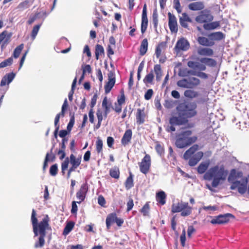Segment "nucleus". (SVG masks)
I'll list each match as a JSON object with an SVG mask.
<instances>
[{"instance_id":"6ab92c4d","label":"nucleus","mask_w":249,"mask_h":249,"mask_svg":"<svg viewBox=\"0 0 249 249\" xmlns=\"http://www.w3.org/2000/svg\"><path fill=\"white\" fill-rule=\"evenodd\" d=\"M132 135V133L131 130H130V129L127 130L125 132V133L122 139L121 142H122V144L124 145H126V144H128V143L130 141V140L131 139Z\"/></svg>"},{"instance_id":"774afa93","label":"nucleus","mask_w":249,"mask_h":249,"mask_svg":"<svg viewBox=\"0 0 249 249\" xmlns=\"http://www.w3.org/2000/svg\"><path fill=\"white\" fill-rule=\"evenodd\" d=\"M195 229L193 226H189L187 230V234L189 237H191L192 234L195 232Z\"/></svg>"},{"instance_id":"f03ea898","label":"nucleus","mask_w":249,"mask_h":249,"mask_svg":"<svg viewBox=\"0 0 249 249\" xmlns=\"http://www.w3.org/2000/svg\"><path fill=\"white\" fill-rule=\"evenodd\" d=\"M228 181L231 184L230 189L231 190L238 189V192L241 194H245L247 189L248 178L243 177L240 180H238L236 176V171L235 169L231 170L228 178Z\"/></svg>"},{"instance_id":"8fccbe9b","label":"nucleus","mask_w":249,"mask_h":249,"mask_svg":"<svg viewBox=\"0 0 249 249\" xmlns=\"http://www.w3.org/2000/svg\"><path fill=\"white\" fill-rule=\"evenodd\" d=\"M69 158H66L61 164L62 172L64 174L65 171L67 169L69 163Z\"/></svg>"},{"instance_id":"5fc2aeb1","label":"nucleus","mask_w":249,"mask_h":249,"mask_svg":"<svg viewBox=\"0 0 249 249\" xmlns=\"http://www.w3.org/2000/svg\"><path fill=\"white\" fill-rule=\"evenodd\" d=\"M179 20H182L189 22H191L192 20L189 16L185 13L182 14V16L180 17Z\"/></svg>"},{"instance_id":"b1692460","label":"nucleus","mask_w":249,"mask_h":249,"mask_svg":"<svg viewBox=\"0 0 249 249\" xmlns=\"http://www.w3.org/2000/svg\"><path fill=\"white\" fill-rule=\"evenodd\" d=\"M210 163L209 160L201 162L197 167V172L198 173L200 174L204 173L209 167Z\"/></svg>"},{"instance_id":"393cba45","label":"nucleus","mask_w":249,"mask_h":249,"mask_svg":"<svg viewBox=\"0 0 249 249\" xmlns=\"http://www.w3.org/2000/svg\"><path fill=\"white\" fill-rule=\"evenodd\" d=\"M81 158L79 157L76 158L75 156L71 154L70 156V162L71 164L74 167H78L81 163Z\"/></svg>"},{"instance_id":"c756f323","label":"nucleus","mask_w":249,"mask_h":249,"mask_svg":"<svg viewBox=\"0 0 249 249\" xmlns=\"http://www.w3.org/2000/svg\"><path fill=\"white\" fill-rule=\"evenodd\" d=\"M154 71L156 76L157 81H160L162 76V72L160 66L158 64L155 65L154 67Z\"/></svg>"},{"instance_id":"69168bd1","label":"nucleus","mask_w":249,"mask_h":249,"mask_svg":"<svg viewBox=\"0 0 249 249\" xmlns=\"http://www.w3.org/2000/svg\"><path fill=\"white\" fill-rule=\"evenodd\" d=\"M97 99V95L95 94L93 96L92 98H91V103H90V107L91 109H92V108L95 106L96 103Z\"/></svg>"},{"instance_id":"412c9836","label":"nucleus","mask_w":249,"mask_h":249,"mask_svg":"<svg viewBox=\"0 0 249 249\" xmlns=\"http://www.w3.org/2000/svg\"><path fill=\"white\" fill-rule=\"evenodd\" d=\"M197 41L200 45L205 46H212L214 44V42L213 41L203 36L198 37Z\"/></svg>"},{"instance_id":"864d4df0","label":"nucleus","mask_w":249,"mask_h":249,"mask_svg":"<svg viewBox=\"0 0 249 249\" xmlns=\"http://www.w3.org/2000/svg\"><path fill=\"white\" fill-rule=\"evenodd\" d=\"M149 211V206L148 203H146L142 208L141 209V212L143 213V215L146 216L148 215Z\"/></svg>"},{"instance_id":"a211bd4d","label":"nucleus","mask_w":249,"mask_h":249,"mask_svg":"<svg viewBox=\"0 0 249 249\" xmlns=\"http://www.w3.org/2000/svg\"><path fill=\"white\" fill-rule=\"evenodd\" d=\"M36 216V213L35 210L34 209H33L32 213L31 221L33 224L34 232L35 233V236H37L38 235L37 219Z\"/></svg>"},{"instance_id":"dca6fc26","label":"nucleus","mask_w":249,"mask_h":249,"mask_svg":"<svg viewBox=\"0 0 249 249\" xmlns=\"http://www.w3.org/2000/svg\"><path fill=\"white\" fill-rule=\"evenodd\" d=\"M15 77V74L13 72L9 73L5 75L1 79L0 82V86L3 87L7 84L10 83Z\"/></svg>"},{"instance_id":"3c124183","label":"nucleus","mask_w":249,"mask_h":249,"mask_svg":"<svg viewBox=\"0 0 249 249\" xmlns=\"http://www.w3.org/2000/svg\"><path fill=\"white\" fill-rule=\"evenodd\" d=\"M96 150L98 153L102 151L103 142L98 138L96 142Z\"/></svg>"},{"instance_id":"0eeeda50","label":"nucleus","mask_w":249,"mask_h":249,"mask_svg":"<svg viewBox=\"0 0 249 249\" xmlns=\"http://www.w3.org/2000/svg\"><path fill=\"white\" fill-rule=\"evenodd\" d=\"M151 165V158L150 155L146 154L139 163L140 171L144 174H146L149 170Z\"/></svg>"},{"instance_id":"4c0bfd02","label":"nucleus","mask_w":249,"mask_h":249,"mask_svg":"<svg viewBox=\"0 0 249 249\" xmlns=\"http://www.w3.org/2000/svg\"><path fill=\"white\" fill-rule=\"evenodd\" d=\"M74 225V223L73 222H69L64 229L63 234L67 235L69 234V232L72 230Z\"/></svg>"},{"instance_id":"72a5a7b5","label":"nucleus","mask_w":249,"mask_h":249,"mask_svg":"<svg viewBox=\"0 0 249 249\" xmlns=\"http://www.w3.org/2000/svg\"><path fill=\"white\" fill-rule=\"evenodd\" d=\"M184 95L187 98L192 99L197 97L198 94L197 91L188 89L184 91Z\"/></svg>"},{"instance_id":"7c9ffc66","label":"nucleus","mask_w":249,"mask_h":249,"mask_svg":"<svg viewBox=\"0 0 249 249\" xmlns=\"http://www.w3.org/2000/svg\"><path fill=\"white\" fill-rule=\"evenodd\" d=\"M116 217V213H111L107 216L106 222L107 229H109L110 228V227L112 223L115 221Z\"/></svg>"},{"instance_id":"c85d7f7f","label":"nucleus","mask_w":249,"mask_h":249,"mask_svg":"<svg viewBox=\"0 0 249 249\" xmlns=\"http://www.w3.org/2000/svg\"><path fill=\"white\" fill-rule=\"evenodd\" d=\"M144 117L145 115L143 110L138 109L136 114L137 123L139 124H142L144 121Z\"/></svg>"},{"instance_id":"c9c22d12","label":"nucleus","mask_w":249,"mask_h":249,"mask_svg":"<svg viewBox=\"0 0 249 249\" xmlns=\"http://www.w3.org/2000/svg\"><path fill=\"white\" fill-rule=\"evenodd\" d=\"M104 49L103 46L101 45L97 44L95 47V57L96 59L98 60L99 58V56L104 54Z\"/></svg>"},{"instance_id":"4be33fe9","label":"nucleus","mask_w":249,"mask_h":249,"mask_svg":"<svg viewBox=\"0 0 249 249\" xmlns=\"http://www.w3.org/2000/svg\"><path fill=\"white\" fill-rule=\"evenodd\" d=\"M198 145L195 144L188 149L184 154L183 157L185 160L190 159L191 155H193L198 149Z\"/></svg>"},{"instance_id":"c03bdc74","label":"nucleus","mask_w":249,"mask_h":249,"mask_svg":"<svg viewBox=\"0 0 249 249\" xmlns=\"http://www.w3.org/2000/svg\"><path fill=\"white\" fill-rule=\"evenodd\" d=\"M102 107L105 108V113L107 115L110 111V105L107 104V99L105 97L102 102Z\"/></svg>"},{"instance_id":"cd10ccee","label":"nucleus","mask_w":249,"mask_h":249,"mask_svg":"<svg viewBox=\"0 0 249 249\" xmlns=\"http://www.w3.org/2000/svg\"><path fill=\"white\" fill-rule=\"evenodd\" d=\"M148 49V41L146 38L144 39L141 44L140 53L141 55H144L147 52Z\"/></svg>"},{"instance_id":"1a4fd4ad","label":"nucleus","mask_w":249,"mask_h":249,"mask_svg":"<svg viewBox=\"0 0 249 249\" xmlns=\"http://www.w3.org/2000/svg\"><path fill=\"white\" fill-rule=\"evenodd\" d=\"M233 216L231 213H226L224 215H219L213 218L211 223L213 224H221L228 222L230 217H233Z\"/></svg>"},{"instance_id":"20e7f679","label":"nucleus","mask_w":249,"mask_h":249,"mask_svg":"<svg viewBox=\"0 0 249 249\" xmlns=\"http://www.w3.org/2000/svg\"><path fill=\"white\" fill-rule=\"evenodd\" d=\"M192 131L189 130L182 131L177 136L176 145L179 148L186 147L195 142L197 138L196 137H190Z\"/></svg>"},{"instance_id":"09e8293b","label":"nucleus","mask_w":249,"mask_h":249,"mask_svg":"<svg viewBox=\"0 0 249 249\" xmlns=\"http://www.w3.org/2000/svg\"><path fill=\"white\" fill-rule=\"evenodd\" d=\"M28 4H29V1L27 0L23 1L18 4V8L20 11H23L24 9H26L29 7Z\"/></svg>"},{"instance_id":"a878e982","label":"nucleus","mask_w":249,"mask_h":249,"mask_svg":"<svg viewBox=\"0 0 249 249\" xmlns=\"http://www.w3.org/2000/svg\"><path fill=\"white\" fill-rule=\"evenodd\" d=\"M166 46V43L164 42H160L157 46L155 54L158 58L161 55L162 51L165 50Z\"/></svg>"},{"instance_id":"603ef678","label":"nucleus","mask_w":249,"mask_h":249,"mask_svg":"<svg viewBox=\"0 0 249 249\" xmlns=\"http://www.w3.org/2000/svg\"><path fill=\"white\" fill-rule=\"evenodd\" d=\"M58 168L57 164H55L51 166L50 169V174L53 176H55L57 173Z\"/></svg>"},{"instance_id":"de8ad7c7","label":"nucleus","mask_w":249,"mask_h":249,"mask_svg":"<svg viewBox=\"0 0 249 249\" xmlns=\"http://www.w3.org/2000/svg\"><path fill=\"white\" fill-rule=\"evenodd\" d=\"M41 24H38L35 26L32 30L31 36L33 39H35L36 37Z\"/></svg>"},{"instance_id":"49530a36","label":"nucleus","mask_w":249,"mask_h":249,"mask_svg":"<svg viewBox=\"0 0 249 249\" xmlns=\"http://www.w3.org/2000/svg\"><path fill=\"white\" fill-rule=\"evenodd\" d=\"M152 21L154 27L156 28L158 24V14L156 9H154L153 11Z\"/></svg>"},{"instance_id":"6e6552de","label":"nucleus","mask_w":249,"mask_h":249,"mask_svg":"<svg viewBox=\"0 0 249 249\" xmlns=\"http://www.w3.org/2000/svg\"><path fill=\"white\" fill-rule=\"evenodd\" d=\"M213 17L209 11H202L201 14L196 18V20L199 23L211 21Z\"/></svg>"},{"instance_id":"f3484780","label":"nucleus","mask_w":249,"mask_h":249,"mask_svg":"<svg viewBox=\"0 0 249 249\" xmlns=\"http://www.w3.org/2000/svg\"><path fill=\"white\" fill-rule=\"evenodd\" d=\"M188 7L191 10L198 11L203 9L204 5L203 2L196 1L189 4Z\"/></svg>"},{"instance_id":"9d476101","label":"nucleus","mask_w":249,"mask_h":249,"mask_svg":"<svg viewBox=\"0 0 249 249\" xmlns=\"http://www.w3.org/2000/svg\"><path fill=\"white\" fill-rule=\"evenodd\" d=\"M108 81L105 86V90L106 93H108L110 92L115 84V77L114 72L112 71L109 72L108 73Z\"/></svg>"},{"instance_id":"ea45409f","label":"nucleus","mask_w":249,"mask_h":249,"mask_svg":"<svg viewBox=\"0 0 249 249\" xmlns=\"http://www.w3.org/2000/svg\"><path fill=\"white\" fill-rule=\"evenodd\" d=\"M109 174L111 177L114 178H118L120 174L119 168L117 167H114L111 169L110 170Z\"/></svg>"},{"instance_id":"473e14b6","label":"nucleus","mask_w":249,"mask_h":249,"mask_svg":"<svg viewBox=\"0 0 249 249\" xmlns=\"http://www.w3.org/2000/svg\"><path fill=\"white\" fill-rule=\"evenodd\" d=\"M219 26V22L218 21H214L210 23L204 24L203 25L204 28L207 30L215 29Z\"/></svg>"},{"instance_id":"6e6d98bb","label":"nucleus","mask_w":249,"mask_h":249,"mask_svg":"<svg viewBox=\"0 0 249 249\" xmlns=\"http://www.w3.org/2000/svg\"><path fill=\"white\" fill-rule=\"evenodd\" d=\"M153 91L152 89H149L144 94V98L146 100L150 99L153 95Z\"/></svg>"},{"instance_id":"680f3d73","label":"nucleus","mask_w":249,"mask_h":249,"mask_svg":"<svg viewBox=\"0 0 249 249\" xmlns=\"http://www.w3.org/2000/svg\"><path fill=\"white\" fill-rule=\"evenodd\" d=\"M83 73L84 74L86 72L90 73L91 72V69L89 65H86L83 67Z\"/></svg>"},{"instance_id":"13d9d810","label":"nucleus","mask_w":249,"mask_h":249,"mask_svg":"<svg viewBox=\"0 0 249 249\" xmlns=\"http://www.w3.org/2000/svg\"><path fill=\"white\" fill-rule=\"evenodd\" d=\"M203 156V153L201 151L196 153L193 157L195 158L197 161H199Z\"/></svg>"},{"instance_id":"e433bc0d","label":"nucleus","mask_w":249,"mask_h":249,"mask_svg":"<svg viewBox=\"0 0 249 249\" xmlns=\"http://www.w3.org/2000/svg\"><path fill=\"white\" fill-rule=\"evenodd\" d=\"M209 36L211 37L212 39L216 40H221L224 37V35L220 32H217L212 33Z\"/></svg>"},{"instance_id":"79ce46f5","label":"nucleus","mask_w":249,"mask_h":249,"mask_svg":"<svg viewBox=\"0 0 249 249\" xmlns=\"http://www.w3.org/2000/svg\"><path fill=\"white\" fill-rule=\"evenodd\" d=\"M177 85L181 88L189 89V82L187 79H183L177 82Z\"/></svg>"},{"instance_id":"5701e85b","label":"nucleus","mask_w":249,"mask_h":249,"mask_svg":"<svg viewBox=\"0 0 249 249\" xmlns=\"http://www.w3.org/2000/svg\"><path fill=\"white\" fill-rule=\"evenodd\" d=\"M166 194L163 191H160L156 194V200L162 205H164L166 202Z\"/></svg>"},{"instance_id":"bb28decb","label":"nucleus","mask_w":249,"mask_h":249,"mask_svg":"<svg viewBox=\"0 0 249 249\" xmlns=\"http://www.w3.org/2000/svg\"><path fill=\"white\" fill-rule=\"evenodd\" d=\"M200 62L210 67H214L216 65V61L212 58H201Z\"/></svg>"},{"instance_id":"0e129e2a","label":"nucleus","mask_w":249,"mask_h":249,"mask_svg":"<svg viewBox=\"0 0 249 249\" xmlns=\"http://www.w3.org/2000/svg\"><path fill=\"white\" fill-rule=\"evenodd\" d=\"M164 106L166 108H170L173 107V101L171 100H165Z\"/></svg>"},{"instance_id":"aec40b11","label":"nucleus","mask_w":249,"mask_h":249,"mask_svg":"<svg viewBox=\"0 0 249 249\" xmlns=\"http://www.w3.org/2000/svg\"><path fill=\"white\" fill-rule=\"evenodd\" d=\"M198 54L203 56H212L213 52L212 49L209 48H199L197 50Z\"/></svg>"},{"instance_id":"f257e3e1","label":"nucleus","mask_w":249,"mask_h":249,"mask_svg":"<svg viewBox=\"0 0 249 249\" xmlns=\"http://www.w3.org/2000/svg\"><path fill=\"white\" fill-rule=\"evenodd\" d=\"M228 174V171L225 169L223 165H216L207 171L203 178L207 180L213 179L212 186L216 188L226 180Z\"/></svg>"},{"instance_id":"2eb2a0df","label":"nucleus","mask_w":249,"mask_h":249,"mask_svg":"<svg viewBox=\"0 0 249 249\" xmlns=\"http://www.w3.org/2000/svg\"><path fill=\"white\" fill-rule=\"evenodd\" d=\"M187 120L178 114V116H173L170 119L169 123L171 125H181L186 123Z\"/></svg>"},{"instance_id":"39448f33","label":"nucleus","mask_w":249,"mask_h":249,"mask_svg":"<svg viewBox=\"0 0 249 249\" xmlns=\"http://www.w3.org/2000/svg\"><path fill=\"white\" fill-rule=\"evenodd\" d=\"M171 211L173 213L181 212V216H187L192 213V208L189 206L188 203L181 201L173 203L172 205Z\"/></svg>"},{"instance_id":"58836bf2","label":"nucleus","mask_w":249,"mask_h":249,"mask_svg":"<svg viewBox=\"0 0 249 249\" xmlns=\"http://www.w3.org/2000/svg\"><path fill=\"white\" fill-rule=\"evenodd\" d=\"M154 76L153 73V71L147 74L143 79V82L145 84H152V81L154 79Z\"/></svg>"},{"instance_id":"a18cd8bd","label":"nucleus","mask_w":249,"mask_h":249,"mask_svg":"<svg viewBox=\"0 0 249 249\" xmlns=\"http://www.w3.org/2000/svg\"><path fill=\"white\" fill-rule=\"evenodd\" d=\"M13 61V59L12 57L4 60L0 63V68H3L7 66H10Z\"/></svg>"},{"instance_id":"ddd939ff","label":"nucleus","mask_w":249,"mask_h":249,"mask_svg":"<svg viewBox=\"0 0 249 249\" xmlns=\"http://www.w3.org/2000/svg\"><path fill=\"white\" fill-rule=\"evenodd\" d=\"M88 191V187L86 184L82 185L80 190L76 193V198L79 200L78 203H80L85 199L87 192Z\"/></svg>"},{"instance_id":"2f4dec72","label":"nucleus","mask_w":249,"mask_h":249,"mask_svg":"<svg viewBox=\"0 0 249 249\" xmlns=\"http://www.w3.org/2000/svg\"><path fill=\"white\" fill-rule=\"evenodd\" d=\"M188 81L189 82V89L197 86L200 84L199 79L194 77L188 78Z\"/></svg>"},{"instance_id":"37998d69","label":"nucleus","mask_w":249,"mask_h":249,"mask_svg":"<svg viewBox=\"0 0 249 249\" xmlns=\"http://www.w3.org/2000/svg\"><path fill=\"white\" fill-rule=\"evenodd\" d=\"M23 44H21L16 48L13 53V56L15 58H17L18 57L21 52V51L23 49Z\"/></svg>"},{"instance_id":"052dcab7","label":"nucleus","mask_w":249,"mask_h":249,"mask_svg":"<svg viewBox=\"0 0 249 249\" xmlns=\"http://www.w3.org/2000/svg\"><path fill=\"white\" fill-rule=\"evenodd\" d=\"M98 203L101 206H104L106 204V200L102 196H99L98 198Z\"/></svg>"},{"instance_id":"423d86ee","label":"nucleus","mask_w":249,"mask_h":249,"mask_svg":"<svg viewBox=\"0 0 249 249\" xmlns=\"http://www.w3.org/2000/svg\"><path fill=\"white\" fill-rule=\"evenodd\" d=\"M190 47L189 42L184 38H181L178 40L175 46L174 50L177 53L181 51H186Z\"/></svg>"},{"instance_id":"4468645a","label":"nucleus","mask_w":249,"mask_h":249,"mask_svg":"<svg viewBox=\"0 0 249 249\" xmlns=\"http://www.w3.org/2000/svg\"><path fill=\"white\" fill-rule=\"evenodd\" d=\"M187 66L194 70L203 71L206 69V67L203 63H200L198 62L189 61L187 63Z\"/></svg>"},{"instance_id":"338daca9","label":"nucleus","mask_w":249,"mask_h":249,"mask_svg":"<svg viewBox=\"0 0 249 249\" xmlns=\"http://www.w3.org/2000/svg\"><path fill=\"white\" fill-rule=\"evenodd\" d=\"M134 206L133 200L132 199H130L127 203V211H130Z\"/></svg>"},{"instance_id":"4d7b16f0","label":"nucleus","mask_w":249,"mask_h":249,"mask_svg":"<svg viewBox=\"0 0 249 249\" xmlns=\"http://www.w3.org/2000/svg\"><path fill=\"white\" fill-rule=\"evenodd\" d=\"M174 8L177 10L178 13L181 12L180 4L179 0H174Z\"/></svg>"},{"instance_id":"a19ab883","label":"nucleus","mask_w":249,"mask_h":249,"mask_svg":"<svg viewBox=\"0 0 249 249\" xmlns=\"http://www.w3.org/2000/svg\"><path fill=\"white\" fill-rule=\"evenodd\" d=\"M45 235H44L40 234L38 239V241L36 242L35 244V248H42L44 246L45 243Z\"/></svg>"},{"instance_id":"bf43d9fd","label":"nucleus","mask_w":249,"mask_h":249,"mask_svg":"<svg viewBox=\"0 0 249 249\" xmlns=\"http://www.w3.org/2000/svg\"><path fill=\"white\" fill-rule=\"evenodd\" d=\"M189 161V165L191 166H194L196 165L198 162L194 157L190 158Z\"/></svg>"},{"instance_id":"e2e57ef3","label":"nucleus","mask_w":249,"mask_h":249,"mask_svg":"<svg viewBox=\"0 0 249 249\" xmlns=\"http://www.w3.org/2000/svg\"><path fill=\"white\" fill-rule=\"evenodd\" d=\"M78 210L77 206L76 205V202L74 201H72L71 205V213H75L77 212Z\"/></svg>"},{"instance_id":"f8f14e48","label":"nucleus","mask_w":249,"mask_h":249,"mask_svg":"<svg viewBox=\"0 0 249 249\" xmlns=\"http://www.w3.org/2000/svg\"><path fill=\"white\" fill-rule=\"evenodd\" d=\"M48 217L46 215L42 220L37 225V229L39 230V232L41 235H45V230L48 227Z\"/></svg>"},{"instance_id":"f704fd0d","label":"nucleus","mask_w":249,"mask_h":249,"mask_svg":"<svg viewBox=\"0 0 249 249\" xmlns=\"http://www.w3.org/2000/svg\"><path fill=\"white\" fill-rule=\"evenodd\" d=\"M125 188L127 190H129L131 188L133 185V176L131 173H130L129 176L127 178V179L125 183Z\"/></svg>"},{"instance_id":"7ed1b4c3","label":"nucleus","mask_w":249,"mask_h":249,"mask_svg":"<svg viewBox=\"0 0 249 249\" xmlns=\"http://www.w3.org/2000/svg\"><path fill=\"white\" fill-rule=\"evenodd\" d=\"M197 105L195 102H185L180 104L177 107V110L178 114L185 119L192 118L197 114Z\"/></svg>"},{"instance_id":"9b49d317","label":"nucleus","mask_w":249,"mask_h":249,"mask_svg":"<svg viewBox=\"0 0 249 249\" xmlns=\"http://www.w3.org/2000/svg\"><path fill=\"white\" fill-rule=\"evenodd\" d=\"M168 16L169 18L168 25L171 32L172 33H177L178 29L176 17L170 12L168 13Z\"/></svg>"}]
</instances>
